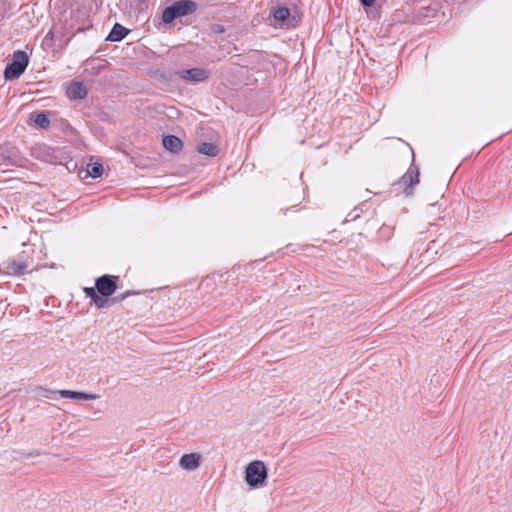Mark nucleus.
Masks as SVG:
<instances>
[{
	"mask_svg": "<svg viewBox=\"0 0 512 512\" xmlns=\"http://www.w3.org/2000/svg\"><path fill=\"white\" fill-rule=\"evenodd\" d=\"M118 281V276L104 274L95 280V287H85L83 291L85 296L90 298V303L94 304L98 309L108 308L113 303L123 301L130 295L136 294L134 291H126L109 299L108 297L117 290Z\"/></svg>",
	"mask_w": 512,
	"mask_h": 512,
	"instance_id": "1",
	"label": "nucleus"
},
{
	"mask_svg": "<svg viewBox=\"0 0 512 512\" xmlns=\"http://www.w3.org/2000/svg\"><path fill=\"white\" fill-rule=\"evenodd\" d=\"M197 10V4L192 0H179L166 7L162 14L164 23H171L178 17L186 16Z\"/></svg>",
	"mask_w": 512,
	"mask_h": 512,
	"instance_id": "2",
	"label": "nucleus"
},
{
	"mask_svg": "<svg viewBox=\"0 0 512 512\" xmlns=\"http://www.w3.org/2000/svg\"><path fill=\"white\" fill-rule=\"evenodd\" d=\"M29 63L28 55L25 51H14L12 61L7 64L4 70L6 80L18 79L26 70Z\"/></svg>",
	"mask_w": 512,
	"mask_h": 512,
	"instance_id": "3",
	"label": "nucleus"
},
{
	"mask_svg": "<svg viewBox=\"0 0 512 512\" xmlns=\"http://www.w3.org/2000/svg\"><path fill=\"white\" fill-rule=\"evenodd\" d=\"M267 478V468L262 461L250 462L245 470V481L250 487L262 486Z\"/></svg>",
	"mask_w": 512,
	"mask_h": 512,
	"instance_id": "4",
	"label": "nucleus"
},
{
	"mask_svg": "<svg viewBox=\"0 0 512 512\" xmlns=\"http://www.w3.org/2000/svg\"><path fill=\"white\" fill-rule=\"evenodd\" d=\"M29 267V264L27 261L22 259L21 256H18L17 258H11L3 262L2 268L3 272L8 275H22Z\"/></svg>",
	"mask_w": 512,
	"mask_h": 512,
	"instance_id": "5",
	"label": "nucleus"
},
{
	"mask_svg": "<svg viewBox=\"0 0 512 512\" xmlns=\"http://www.w3.org/2000/svg\"><path fill=\"white\" fill-rule=\"evenodd\" d=\"M419 183V171L417 167H410L401 177L398 184L404 186V193L407 196L412 195L413 187Z\"/></svg>",
	"mask_w": 512,
	"mask_h": 512,
	"instance_id": "6",
	"label": "nucleus"
},
{
	"mask_svg": "<svg viewBox=\"0 0 512 512\" xmlns=\"http://www.w3.org/2000/svg\"><path fill=\"white\" fill-rule=\"evenodd\" d=\"M180 78L198 83L204 82L209 78V72L203 68H191L186 70H181L176 73Z\"/></svg>",
	"mask_w": 512,
	"mask_h": 512,
	"instance_id": "7",
	"label": "nucleus"
},
{
	"mask_svg": "<svg viewBox=\"0 0 512 512\" xmlns=\"http://www.w3.org/2000/svg\"><path fill=\"white\" fill-rule=\"evenodd\" d=\"M66 94L72 100H80L87 96V89L82 82L71 81L67 87Z\"/></svg>",
	"mask_w": 512,
	"mask_h": 512,
	"instance_id": "8",
	"label": "nucleus"
},
{
	"mask_svg": "<svg viewBox=\"0 0 512 512\" xmlns=\"http://www.w3.org/2000/svg\"><path fill=\"white\" fill-rule=\"evenodd\" d=\"M201 464V456L198 453L184 454L180 460L179 465L182 469L193 471Z\"/></svg>",
	"mask_w": 512,
	"mask_h": 512,
	"instance_id": "9",
	"label": "nucleus"
},
{
	"mask_svg": "<svg viewBox=\"0 0 512 512\" xmlns=\"http://www.w3.org/2000/svg\"><path fill=\"white\" fill-rule=\"evenodd\" d=\"M163 146L169 152L177 154L183 149V142L175 135H166L163 138Z\"/></svg>",
	"mask_w": 512,
	"mask_h": 512,
	"instance_id": "10",
	"label": "nucleus"
},
{
	"mask_svg": "<svg viewBox=\"0 0 512 512\" xmlns=\"http://www.w3.org/2000/svg\"><path fill=\"white\" fill-rule=\"evenodd\" d=\"M59 394L63 398L69 399H77V400H95L99 398V395L80 392V391H71V390H60Z\"/></svg>",
	"mask_w": 512,
	"mask_h": 512,
	"instance_id": "11",
	"label": "nucleus"
},
{
	"mask_svg": "<svg viewBox=\"0 0 512 512\" xmlns=\"http://www.w3.org/2000/svg\"><path fill=\"white\" fill-rule=\"evenodd\" d=\"M129 33V30L122 26L119 23H116L113 28L111 29L109 35L107 36L106 40L111 42H118L121 41L126 37V35Z\"/></svg>",
	"mask_w": 512,
	"mask_h": 512,
	"instance_id": "12",
	"label": "nucleus"
},
{
	"mask_svg": "<svg viewBox=\"0 0 512 512\" xmlns=\"http://www.w3.org/2000/svg\"><path fill=\"white\" fill-rule=\"evenodd\" d=\"M273 18L281 24H284L290 17V10L286 6L277 5L271 11Z\"/></svg>",
	"mask_w": 512,
	"mask_h": 512,
	"instance_id": "13",
	"label": "nucleus"
},
{
	"mask_svg": "<svg viewBox=\"0 0 512 512\" xmlns=\"http://www.w3.org/2000/svg\"><path fill=\"white\" fill-rule=\"evenodd\" d=\"M197 151L200 154L209 156V157H215L219 153V148L217 145L209 142H202L198 145Z\"/></svg>",
	"mask_w": 512,
	"mask_h": 512,
	"instance_id": "14",
	"label": "nucleus"
},
{
	"mask_svg": "<svg viewBox=\"0 0 512 512\" xmlns=\"http://www.w3.org/2000/svg\"><path fill=\"white\" fill-rule=\"evenodd\" d=\"M30 118L34 121V123L40 128H48L50 126V120L48 114L45 112L40 113H32L30 114Z\"/></svg>",
	"mask_w": 512,
	"mask_h": 512,
	"instance_id": "15",
	"label": "nucleus"
},
{
	"mask_svg": "<svg viewBox=\"0 0 512 512\" xmlns=\"http://www.w3.org/2000/svg\"><path fill=\"white\" fill-rule=\"evenodd\" d=\"M39 153H41L42 155H38V157L45 161V162H49V163H56V160H57V157L54 156V151H52L49 147L47 146H44V147H40L39 148Z\"/></svg>",
	"mask_w": 512,
	"mask_h": 512,
	"instance_id": "16",
	"label": "nucleus"
},
{
	"mask_svg": "<svg viewBox=\"0 0 512 512\" xmlns=\"http://www.w3.org/2000/svg\"><path fill=\"white\" fill-rule=\"evenodd\" d=\"M87 173L92 178L100 177L102 175V173H103V166H102V164L98 163V162L88 164V166H87Z\"/></svg>",
	"mask_w": 512,
	"mask_h": 512,
	"instance_id": "17",
	"label": "nucleus"
},
{
	"mask_svg": "<svg viewBox=\"0 0 512 512\" xmlns=\"http://www.w3.org/2000/svg\"><path fill=\"white\" fill-rule=\"evenodd\" d=\"M374 1L375 0H360L361 4L364 6V7H370L374 4Z\"/></svg>",
	"mask_w": 512,
	"mask_h": 512,
	"instance_id": "18",
	"label": "nucleus"
},
{
	"mask_svg": "<svg viewBox=\"0 0 512 512\" xmlns=\"http://www.w3.org/2000/svg\"><path fill=\"white\" fill-rule=\"evenodd\" d=\"M214 33H223L224 28L221 25H214L212 28Z\"/></svg>",
	"mask_w": 512,
	"mask_h": 512,
	"instance_id": "19",
	"label": "nucleus"
},
{
	"mask_svg": "<svg viewBox=\"0 0 512 512\" xmlns=\"http://www.w3.org/2000/svg\"><path fill=\"white\" fill-rule=\"evenodd\" d=\"M41 455V452L39 450H34L30 453H28L26 456L27 457H37V456H40Z\"/></svg>",
	"mask_w": 512,
	"mask_h": 512,
	"instance_id": "20",
	"label": "nucleus"
},
{
	"mask_svg": "<svg viewBox=\"0 0 512 512\" xmlns=\"http://www.w3.org/2000/svg\"><path fill=\"white\" fill-rule=\"evenodd\" d=\"M46 37L52 39L53 38V32L52 31H49L48 34L46 35Z\"/></svg>",
	"mask_w": 512,
	"mask_h": 512,
	"instance_id": "21",
	"label": "nucleus"
},
{
	"mask_svg": "<svg viewBox=\"0 0 512 512\" xmlns=\"http://www.w3.org/2000/svg\"><path fill=\"white\" fill-rule=\"evenodd\" d=\"M36 389H37V390H44V389L42 388V386H38Z\"/></svg>",
	"mask_w": 512,
	"mask_h": 512,
	"instance_id": "22",
	"label": "nucleus"
}]
</instances>
